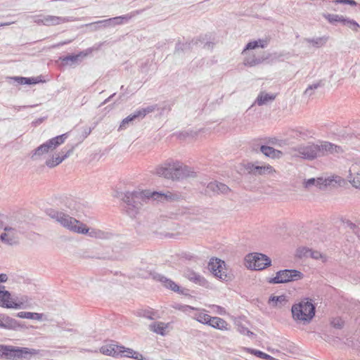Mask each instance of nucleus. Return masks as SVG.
Listing matches in <instances>:
<instances>
[{
  "instance_id": "obj_26",
  "label": "nucleus",
  "mask_w": 360,
  "mask_h": 360,
  "mask_svg": "<svg viewBox=\"0 0 360 360\" xmlns=\"http://www.w3.org/2000/svg\"><path fill=\"white\" fill-rule=\"evenodd\" d=\"M122 346H119L115 344H110L102 346L100 348L101 353L112 356H117L120 355L122 351Z\"/></svg>"
},
{
  "instance_id": "obj_18",
  "label": "nucleus",
  "mask_w": 360,
  "mask_h": 360,
  "mask_svg": "<svg viewBox=\"0 0 360 360\" xmlns=\"http://www.w3.org/2000/svg\"><path fill=\"white\" fill-rule=\"evenodd\" d=\"M347 179L354 188L360 189V162H355L351 165Z\"/></svg>"
},
{
  "instance_id": "obj_44",
  "label": "nucleus",
  "mask_w": 360,
  "mask_h": 360,
  "mask_svg": "<svg viewBox=\"0 0 360 360\" xmlns=\"http://www.w3.org/2000/svg\"><path fill=\"white\" fill-rule=\"evenodd\" d=\"M310 250L311 249H309L308 248H305V247L300 248L297 250V255L299 257H309V253H310Z\"/></svg>"
},
{
  "instance_id": "obj_15",
  "label": "nucleus",
  "mask_w": 360,
  "mask_h": 360,
  "mask_svg": "<svg viewBox=\"0 0 360 360\" xmlns=\"http://www.w3.org/2000/svg\"><path fill=\"white\" fill-rule=\"evenodd\" d=\"M4 233L0 236V240L8 245H15L18 243V231L10 226L4 228Z\"/></svg>"
},
{
  "instance_id": "obj_42",
  "label": "nucleus",
  "mask_w": 360,
  "mask_h": 360,
  "mask_svg": "<svg viewBox=\"0 0 360 360\" xmlns=\"http://www.w3.org/2000/svg\"><path fill=\"white\" fill-rule=\"evenodd\" d=\"M344 25L347 26L351 30L355 32H358V30L359 28V25L354 21V20H351L349 18H346L344 22Z\"/></svg>"
},
{
  "instance_id": "obj_32",
  "label": "nucleus",
  "mask_w": 360,
  "mask_h": 360,
  "mask_svg": "<svg viewBox=\"0 0 360 360\" xmlns=\"http://www.w3.org/2000/svg\"><path fill=\"white\" fill-rule=\"evenodd\" d=\"M120 355L122 356L131 357L136 360H144L143 355L132 349L125 348L122 346Z\"/></svg>"
},
{
  "instance_id": "obj_28",
  "label": "nucleus",
  "mask_w": 360,
  "mask_h": 360,
  "mask_svg": "<svg viewBox=\"0 0 360 360\" xmlns=\"http://www.w3.org/2000/svg\"><path fill=\"white\" fill-rule=\"evenodd\" d=\"M328 36H323L316 38H304L303 41L304 42L311 44L313 47L321 48L325 46L328 41Z\"/></svg>"
},
{
  "instance_id": "obj_5",
  "label": "nucleus",
  "mask_w": 360,
  "mask_h": 360,
  "mask_svg": "<svg viewBox=\"0 0 360 360\" xmlns=\"http://www.w3.org/2000/svg\"><path fill=\"white\" fill-rule=\"evenodd\" d=\"M46 214L54 221L68 230L77 233L79 231V224L82 221L76 219L65 210L49 209Z\"/></svg>"
},
{
  "instance_id": "obj_13",
  "label": "nucleus",
  "mask_w": 360,
  "mask_h": 360,
  "mask_svg": "<svg viewBox=\"0 0 360 360\" xmlns=\"http://www.w3.org/2000/svg\"><path fill=\"white\" fill-rule=\"evenodd\" d=\"M317 147L319 157L326 156L330 154L340 153L342 152V149L340 146L328 141H318Z\"/></svg>"
},
{
  "instance_id": "obj_16",
  "label": "nucleus",
  "mask_w": 360,
  "mask_h": 360,
  "mask_svg": "<svg viewBox=\"0 0 360 360\" xmlns=\"http://www.w3.org/2000/svg\"><path fill=\"white\" fill-rule=\"evenodd\" d=\"M91 53V49H89L79 52L76 55H69L60 58L63 65L72 66L82 62V60Z\"/></svg>"
},
{
  "instance_id": "obj_23",
  "label": "nucleus",
  "mask_w": 360,
  "mask_h": 360,
  "mask_svg": "<svg viewBox=\"0 0 360 360\" xmlns=\"http://www.w3.org/2000/svg\"><path fill=\"white\" fill-rule=\"evenodd\" d=\"M248 169H250V172L254 175H266L276 172L275 169L269 165L259 166L252 164L248 167Z\"/></svg>"
},
{
  "instance_id": "obj_58",
  "label": "nucleus",
  "mask_w": 360,
  "mask_h": 360,
  "mask_svg": "<svg viewBox=\"0 0 360 360\" xmlns=\"http://www.w3.org/2000/svg\"><path fill=\"white\" fill-rule=\"evenodd\" d=\"M91 131V128H88V129H85V131H84L85 136L86 137L88 135H89Z\"/></svg>"
},
{
  "instance_id": "obj_53",
  "label": "nucleus",
  "mask_w": 360,
  "mask_h": 360,
  "mask_svg": "<svg viewBox=\"0 0 360 360\" xmlns=\"http://www.w3.org/2000/svg\"><path fill=\"white\" fill-rule=\"evenodd\" d=\"M45 18V15H38L34 17V22L37 24L44 25V20Z\"/></svg>"
},
{
  "instance_id": "obj_21",
  "label": "nucleus",
  "mask_w": 360,
  "mask_h": 360,
  "mask_svg": "<svg viewBox=\"0 0 360 360\" xmlns=\"http://www.w3.org/2000/svg\"><path fill=\"white\" fill-rule=\"evenodd\" d=\"M73 21H75V18L73 17H60L47 15H45L44 25L53 26Z\"/></svg>"
},
{
  "instance_id": "obj_45",
  "label": "nucleus",
  "mask_w": 360,
  "mask_h": 360,
  "mask_svg": "<svg viewBox=\"0 0 360 360\" xmlns=\"http://www.w3.org/2000/svg\"><path fill=\"white\" fill-rule=\"evenodd\" d=\"M330 324L335 328L341 329L344 326V321L342 320V319L337 317L333 319Z\"/></svg>"
},
{
  "instance_id": "obj_35",
  "label": "nucleus",
  "mask_w": 360,
  "mask_h": 360,
  "mask_svg": "<svg viewBox=\"0 0 360 360\" xmlns=\"http://www.w3.org/2000/svg\"><path fill=\"white\" fill-rule=\"evenodd\" d=\"M262 60L260 58H257L255 55L246 56L243 60V64L245 66H255L260 64Z\"/></svg>"
},
{
  "instance_id": "obj_20",
  "label": "nucleus",
  "mask_w": 360,
  "mask_h": 360,
  "mask_svg": "<svg viewBox=\"0 0 360 360\" xmlns=\"http://www.w3.org/2000/svg\"><path fill=\"white\" fill-rule=\"evenodd\" d=\"M230 191L229 186L223 183L217 181L209 183L207 186L205 192L208 194H224Z\"/></svg>"
},
{
  "instance_id": "obj_7",
  "label": "nucleus",
  "mask_w": 360,
  "mask_h": 360,
  "mask_svg": "<svg viewBox=\"0 0 360 360\" xmlns=\"http://www.w3.org/2000/svg\"><path fill=\"white\" fill-rule=\"evenodd\" d=\"M246 266L253 270H263L271 265V259L262 253H251L245 257Z\"/></svg>"
},
{
  "instance_id": "obj_38",
  "label": "nucleus",
  "mask_w": 360,
  "mask_h": 360,
  "mask_svg": "<svg viewBox=\"0 0 360 360\" xmlns=\"http://www.w3.org/2000/svg\"><path fill=\"white\" fill-rule=\"evenodd\" d=\"M210 316L202 312V311H198L194 314L193 319L198 321V322L203 323V324H207L209 322V319Z\"/></svg>"
},
{
  "instance_id": "obj_59",
  "label": "nucleus",
  "mask_w": 360,
  "mask_h": 360,
  "mask_svg": "<svg viewBox=\"0 0 360 360\" xmlns=\"http://www.w3.org/2000/svg\"><path fill=\"white\" fill-rule=\"evenodd\" d=\"M8 25H10L9 22H2V23L0 22V27Z\"/></svg>"
},
{
  "instance_id": "obj_51",
  "label": "nucleus",
  "mask_w": 360,
  "mask_h": 360,
  "mask_svg": "<svg viewBox=\"0 0 360 360\" xmlns=\"http://www.w3.org/2000/svg\"><path fill=\"white\" fill-rule=\"evenodd\" d=\"M39 82L36 78L34 77H25V84H33Z\"/></svg>"
},
{
  "instance_id": "obj_6",
  "label": "nucleus",
  "mask_w": 360,
  "mask_h": 360,
  "mask_svg": "<svg viewBox=\"0 0 360 360\" xmlns=\"http://www.w3.org/2000/svg\"><path fill=\"white\" fill-rule=\"evenodd\" d=\"M292 154L295 157L304 160H313L319 158L317 143H307L292 148Z\"/></svg>"
},
{
  "instance_id": "obj_3",
  "label": "nucleus",
  "mask_w": 360,
  "mask_h": 360,
  "mask_svg": "<svg viewBox=\"0 0 360 360\" xmlns=\"http://www.w3.org/2000/svg\"><path fill=\"white\" fill-rule=\"evenodd\" d=\"M40 353L39 349L0 345V359L6 360H31Z\"/></svg>"
},
{
  "instance_id": "obj_50",
  "label": "nucleus",
  "mask_w": 360,
  "mask_h": 360,
  "mask_svg": "<svg viewBox=\"0 0 360 360\" xmlns=\"http://www.w3.org/2000/svg\"><path fill=\"white\" fill-rule=\"evenodd\" d=\"M316 179L315 178H311V179H307L305 182H304V186L305 188H309L312 186H316Z\"/></svg>"
},
{
  "instance_id": "obj_34",
  "label": "nucleus",
  "mask_w": 360,
  "mask_h": 360,
  "mask_svg": "<svg viewBox=\"0 0 360 360\" xmlns=\"http://www.w3.org/2000/svg\"><path fill=\"white\" fill-rule=\"evenodd\" d=\"M184 276L188 280L193 281L196 283H200L201 280L203 278L200 274H197L196 272L190 269L184 270Z\"/></svg>"
},
{
  "instance_id": "obj_56",
  "label": "nucleus",
  "mask_w": 360,
  "mask_h": 360,
  "mask_svg": "<svg viewBox=\"0 0 360 360\" xmlns=\"http://www.w3.org/2000/svg\"><path fill=\"white\" fill-rule=\"evenodd\" d=\"M218 310H219V312L220 314H223L224 313H225V311H224V309L219 307V306H217Z\"/></svg>"
},
{
  "instance_id": "obj_22",
  "label": "nucleus",
  "mask_w": 360,
  "mask_h": 360,
  "mask_svg": "<svg viewBox=\"0 0 360 360\" xmlns=\"http://www.w3.org/2000/svg\"><path fill=\"white\" fill-rule=\"evenodd\" d=\"M316 180H317L316 181V186L321 189L327 186H334L335 184H340L342 181L340 176L334 175L325 179L322 177L317 178Z\"/></svg>"
},
{
  "instance_id": "obj_36",
  "label": "nucleus",
  "mask_w": 360,
  "mask_h": 360,
  "mask_svg": "<svg viewBox=\"0 0 360 360\" xmlns=\"http://www.w3.org/2000/svg\"><path fill=\"white\" fill-rule=\"evenodd\" d=\"M105 20H98L96 22H91L86 24L85 26L89 27L91 31H97L101 29H105L107 27H110V25H105L103 23Z\"/></svg>"
},
{
  "instance_id": "obj_52",
  "label": "nucleus",
  "mask_w": 360,
  "mask_h": 360,
  "mask_svg": "<svg viewBox=\"0 0 360 360\" xmlns=\"http://www.w3.org/2000/svg\"><path fill=\"white\" fill-rule=\"evenodd\" d=\"M10 79L17 82L18 84H25V77H11Z\"/></svg>"
},
{
  "instance_id": "obj_11",
  "label": "nucleus",
  "mask_w": 360,
  "mask_h": 360,
  "mask_svg": "<svg viewBox=\"0 0 360 360\" xmlns=\"http://www.w3.org/2000/svg\"><path fill=\"white\" fill-rule=\"evenodd\" d=\"M77 233L85 234L91 238L101 240H107L111 237V233L99 229L89 228L85 224L82 223L79 224V231Z\"/></svg>"
},
{
  "instance_id": "obj_43",
  "label": "nucleus",
  "mask_w": 360,
  "mask_h": 360,
  "mask_svg": "<svg viewBox=\"0 0 360 360\" xmlns=\"http://www.w3.org/2000/svg\"><path fill=\"white\" fill-rule=\"evenodd\" d=\"M315 259H321L324 262L326 261V257L322 255L320 252L310 250L309 257Z\"/></svg>"
},
{
  "instance_id": "obj_19",
  "label": "nucleus",
  "mask_w": 360,
  "mask_h": 360,
  "mask_svg": "<svg viewBox=\"0 0 360 360\" xmlns=\"http://www.w3.org/2000/svg\"><path fill=\"white\" fill-rule=\"evenodd\" d=\"M68 133L61 134L60 136H57L48 140L47 141L41 144V146H43L44 149H45V150L47 153H49V151L55 150L58 146L63 144L68 138Z\"/></svg>"
},
{
  "instance_id": "obj_61",
  "label": "nucleus",
  "mask_w": 360,
  "mask_h": 360,
  "mask_svg": "<svg viewBox=\"0 0 360 360\" xmlns=\"http://www.w3.org/2000/svg\"><path fill=\"white\" fill-rule=\"evenodd\" d=\"M247 334L248 335H252L253 333L252 332H250V330H247Z\"/></svg>"
},
{
  "instance_id": "obj_31",
  "label": "nucleus",
  "mask_w": 360,
  "mask_h": 360,
  "mask_svg": "<svg viewBox=\"0 0 360 360\" xmlns=\"http://www.w3.org/2000/svg\"><path fill=\"white\" fill-rule=\"evenodd\" d=\"M260 150L264 155L271 158H278L282 155V153L280 150L267 146H262L260 147Z\"/></svg>"
},
{
  "instance_id": "obj_48",
  "label": "nucleus",
  "mask_w": 360,
  "mask_h": 360,
  "mask_svg": "<svg viewBox=\"0 0 360 360\" xmlns=\"http://www.w3.org/2000/svg\"><path fill=\"white\" fill-rule=\"evenodd\" d=\"M335 3L336 4H349L352 6H356V3L354 0H335Z\"/></svg>"
},
{
  "instance_id": "obj_24",
  "label": "nucleus",
  "mask_w": 360,
  "mask_h": 360,
  "mask_svg": "<svg viewBox=\"0 0 360 360\" xmlns=\"http://www.w3.org/2000/svg\"><path fill=\"white\" fill-rule=\"evenodd\" d=\"M18 326V321L4 314H0V328L8 329V330H14L17 328Z\"/></svg>"
},
{
  "instance_id": "obj_62",
  "label": "nucleus",
  "mask_w": 360,
  "mask_h": 360,
  "mask_svg": "<svg viewBox=\"0 0 360 360\" xmlns=\"http://www.w3.org/2000/svg\"><path fill=\"white\" fill-rule=\"evenodd\" d=\"M355 226V224H351V227Z\"/></svg>"
},
{
  "instance_id": "obj_37",
  "label": "nucleus",
  "mask_w": 360,
  "mask_h": 360,
  "mask_svg": "<svg viewBox=\"0 0 360 360\" xmlns=\"http://www.w3.org/2000/svg\"><path fill=\"white\" fill-rule=\"evenodd\" d=\"M245 349L248 351V352H249L252 354H254L256 356L259 357L261 359H266V360H273L274 359V358L271 356H270L262 351L255 349H251V348H246Z\"/></svg>"
},
{
  "instance_id": "obj_1",
  "label": "nucleus",
  "mask_w": 360,
  "mask_h": 360,
  "mask_svg": "<svg viewBox=\"0 0 360 360\" xmlns=\"http://www.w3.org/2000/svg\"><path fill=\"white\" fill-rule=\"evenodd\" d=\"M178 198V195L169 191L161 193L156 191H127L123 194L122 200L124 203V210L131 217H134L141 210L143 203L148 200H174Z\"/></svg>"
},
{
  "instance_id": "obj_54",
  "label": "nucleus",
  "mask_w": 360,
  "mask_h": 360,
  "mask_svg": "<svg viewBox=\"0 0 360 360\" xmlns=\"http://www.w3.org/2000/svg\"><path fill=\"white\" fill-rule=\"evenodd\" d=\"M257 42H259V47L264 48L267 45V41L264 39H259L257 41Z\"/></svg>"
},
{
  "instance_id": "obj_57",
  "label": "nucleus",
  "mask_w": 360,
  "mask_h": 360,
  "mask_svg": "<svg viewBox=\"0 0 360 360\" xmlns=\"http://www.w3.org/2000/svg\"><path fill=\"white\" fill-rule=\"evenodd\" d=\"M70 42H71V40H69V41H67L60 42L59 44H57V46H60L65 45V44H69Z\"/></svg>"
},
{
  "instance_id": "obj_27",
  "label": "nucleus",
  "mask_w": 360,
  "mask_h": 360,
  "mask_svg": "<svg viewBox=\"0 0 360 360\" xmlns=\"http://www.w3.org/2000/svg\"><path fill=\"white\" fill-rule=\"evenodd\" d=\"M169 326V323H165L160 321L153 322L149 325V330L164 336L167 333Z\"/></svg>"
},
{
  "instance_id": "obj_17",
  "label": "nucleus",
  "mask_w": 360,
  "mask_h": 360,
  "mask_svg": "<svg viewBox=\"0 0 360 360\" xmlns=\"http://www.w3.org/2000/svg\"><path fill=\"white\" fill-rule=\"evenodd\" d=\"M73 149V147H71L70 149L63 148L58 155L46 160V165L49 168L58 165L72 154Z\"/></svg>"
},
{
  "instance_id": "obj_4",
  "label": "nucleus",
  "mask_w": 360,
  "mask_h": 360,
  "mask_svg": "<svg viewBox=\"0 0 360 360\" xmlns=\"http://www.w3.org/2000/svg\"><path fill=\"white\" fill-rule=\"evenodd\" d=\"M316 307L309 298L294 304L291 311L293 319L300 323H309L315 316Z\"/></svg>"
},
{
  "instance_id": "obj_12",
  "label": "nucleus",
  "mask_w": 360,
  "mask_h": 360,
  "mask_svg": "<svg viewBox=\"0 0 360 360\" xmlns=\"http://www.w3.org/2000/svg\"><path fill=\"white\" fill-rule=\"evenodd\" d=\"M224 262L217 258L211 259L208 264L209 269L217 278L221 281H227L229 279V276H228L224 269Z\"/></svg>"
},
{
  "instance_id": "obj_55",
  "label": "nucleus",
  "mask_w": 360,
  "mask_h": 360,
  "mask_svg": "<svg viewBox=\"0 0 360 360\" xmlns=\"http://www.w3.org/2000/svg\"><path fill=\"white\" fill-rule=\"evenodd\" d=\"M8 280V276L6 274H0V283H5Z\"/></svg>"
},
{
  "instance_id": "obj_33",
  "label": "nucleus",
  "mask_w": 360,
  "mask_h": 360,
  "mask_svg": "<svg viewBox=\"0 0 360 360\" xmlns=\"http://www.w3.org/2000/svg\"><path fill=\"white\" fill-rule=\"evenodd\" d=\"M16 316L20 319H27L41 321L43 317V314L30 311H20L16 314Z\"/></svg>"
},
{
  "instance_id": "obj_40",
  "label": "nucleus",
  "mask_w": 360,
  "mask_h": 360,
  "mask_svg": "<svg viewBox=\"0 0 360 360\" xmlns=\"http://www.w3.org/2000/svg\"><path fill=\"white\" fill-rule=\"evenodd\" d=\"M48 153L45 149H44L43 146L41 145H40L39 146H38L33 152H32V159L33 160H36L39 158H40L41 155H44V154H46Z\"/></svg>"
},
{
  "instance_id": "obj_14",
  "label": "nucleus",
  "mask_w": 360,
  "mask_h": 360,
  "mask_svg": "<svg viewBox=\"0 0 360 360\" xmlns=\"http://www.w3.org/2000/svg\"><path fill=\"white\" fill-rule=\"evenodd\" d=\"M143 10H136L126 15L106 19L103 23L110 25V27L125 24L127 23L132 18L141 14Z\"/></svg>"
},
{
  "instance_id": "obj_46",
  "label": "nucleus",
  "mask_w": 360,
  "mask_h": 360,
  "mask_svg": "<svg viewBox=\"0 0 360 360\" xmlns=\"http://www.w3.org/2000/svg\"><path fill=\"white\" fill-rule=\"evenodd\" d=\"M259 47V42H257V41H250L244 49V50L242 52V54L245 55L246 53V51L250 50V49H255L256 48Z\"/></svg>"
},
{
  "instance_id": "obj_9",
  "label": "nucleus",
  "mask_w": 360,
  "mask_h": 360,
  "mask_svg": "<svg viewBox=\"0 0 360 360\" xmlns=\"http://www.w3.org/2000/svg\"><path fill=\"white\" fill-rule=\"evenodd\" d=\"M11 295L8 290H3L0 295V307L7 309H25L27 307V297H21L18 302H11Z\"/></svg>"
},
{
  "instance_id": "obj_41",
  "label": "nucleus",
  "mask_w": 360,
  "mask_h": 360,
  "mask_svg": "<svg viewBox=\"0 0 360 360\" xmlns=\"http://www.w3.org/2000/svg\"><path fill=\"white\" fill-rule=\"evenodd\" d=\"M322 84L321 82L309 85L304 91V94L307 96H311L313 95L314 91L317 89Z\"/></svg>"
},
{
  "instance_id": "obj_8",
  "label": "nucleus",
  "mask_w": 360,
  "mask_h": 360,
  "mask_svg": "<svg viewBox=\"0 0 360 360\" xmlns=\"http://www.w3.org/2000/svg\"><path fill=\"white\" fill-rule=\"evenodd\" d=\"M155 108L156 107L155 105H150L146 108L138 109L122 120L118 128V131L124 130L129 126L134 124L135 122L143 119L147 114L153 112Z\"/></svg>"
},
{
  "instance_id": "obj_49",
  "label": "nucleus",
  "mask_w": 360,
  "mask_h": 360,
  "mask_svg": "<svg viewBox=\"0 0 360 360\" xmlns=\"http://www.w3.org/2000/svg\"><path fill=\"white\" fill-rule=\"evenodd\" d=\"M271 301L275 302L276 304H277L278 302H282L285 301V295L274 296V297H271Z\"/></svg>"
},
{
  "instance_id": "obj_39",
  "label": "nucleus",
  "mask_w": 360,
  "mask_h": 360,
  "mask_svg": "<svg viewBox=\"0 0 360 360\" xmlns=\"http://www.w3.org/2000/svg\"><path fill=\"white\" fill-rule=\"evenodd\" d=\"M326 19L331 23L340 22L344 25L346 18H345L342 15H339L337 14H328L326 16Z\"/></svg>"
},
{
  "instance_id": "obj_2",
  "label": "nucleus",
  "mask_w": 360,
  "mask_h": 360,
  "mask_svg": "<svg viewBox=\"0 0 360 360\" xmlns=\"http://www.w3.org/2000/svg\"><path fill=\"white\" fill-rule=\"evenodd\" d=\"M155 174L159 176L177 180L195 176V172L191 167L173 160H168L164 165L158 167Z\"/></svg>"
},
{
  "instance_id": "obj_30",
  "label": "nucleus",
  "mask_w": 360,
  "mask_h": 360,
  "mask_svg": "<svg viewBox=\"0 0 360 360\" xmlns=\"http://www.w3.org/2000/svg\"><path fill=\"white\" fill-rule=\"evenodd\" d=\"M276 94H268L262 91L258 95L256 103L258 105H266L269 102L273 101L276 98Z\"/></svg>"
},
{
  "instance_id": "obj_47",
  "label": "nucleus",
  "mask_w": 360,
  "mask_h": 360,
  "mask_svg": "<svg viewBox=\"0 0 360 360\" xmlns=\"http://www.w3.org/2000/svg\"><path fill=\"white\" fill-rule=\"evenodd\" d=\"M139 315L140 316L146 317L148 319H153V313L152 311H150V310H141L139 312Z\"/></svg>"
},
{
  "instance_id": "obj_10",
  "label": "nucleus",
  "mask_w": 360,
  "mask_h": 360,
  "mask_svg": "<svg viewBox=\"0 0 360 360\" xmlns=\"http://www.w3.org/2000/svg\"><path fill=\"white\" fill-rule=\"evenodd\" d=\"M302 274L294 269H284L277 272L276 276L271 280L273 283H288L292 281H297L301 278Z\"/></svg>"
},
{
  "instance_id": "obj_60",
  "label": "nucleus",
  "mask_w": 360,
  "mask_h": 360,
  "mask_svg": "<svg viewBox=\"0 0 360 360\" xmlns=\"http://www.w3.org/2000/svg\"><path fill=\"white\" fill-rule=\"evenodd\" d=\"M112 96H110L109 98H108L104 101V103H106L107 102H108V101L110 100V98H111V97H112Z\"/></svg>"
},
{
  "instance_id": "obj_25",
  "label": "nucleus",
  "mask_w": 360,
  "mask_h": 360,
  "mask_svg": "<svg viewBox=\"0 0 360 360\" xmlns=\"http://www.w3.org/2000/svg\"><path fill=\"white\" fill-rule=\"evenodd\" d=\"M154 278L161 282L165 288L171 290H173L174 292L180 291L179 286L175 282L161 274H156L155 276H154Z\"/></svg>"
},
{
  "instance_id": "obj_29",
  "label": "nucleus",
  "mask_w": 360,
  "mask_h": 360,
  "mask_svg": "<svg viewBox=\"0 0 360 360\" xmlns=\"http://www.w3.org/2000/svg\"><path fill=\"white\" fill-rule=\"evenodd\" d=\"M207 325L219 330H226L228 323L221 318L210 316Z\"/></svg>"
}]
</instances>
